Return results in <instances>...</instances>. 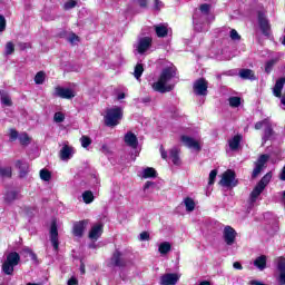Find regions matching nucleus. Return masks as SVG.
<instances>
[{
    "label": "nucleus",
    "mask_w": 285,
    "mask_h": 285,
    "mask_svg": "<svg viewBox=\"0 0 285 285\" xmlns=\"http://www.w3.org/2000/svg\"><path fill=\"white\" fill-rule=\"evenodd\" d=\"M175 77H177V68H175V66L171 65L164 68L160 72L158 81L151 85L153 90H155V92H160L161 95L173 91L175 85L170 83V81H173Z\"/></svg>",
    "instance_id": "1"
},
{
    "label": "nucleus",
    "mask_w": 285,
    "mask_h": 285,
    "mask_svg": "<svg viewBox=\"0 0 285 285\" xmlns=\"http://www.w3.org/2000/svg\"><path fill=\"white\" fill-rule=\"evenodd\" d=\"M264 128V134L262 136V146L267 141H272L275 139V130H273V124H271V119L265 118L255 124V130H262Z\"/></svg>",
    "instance_id": "2"
},
{
    "label": "nucleus",
    "mask_w": 285,
    "mask_h": 285,
    "mask_svg": "<svg viewBox=\"0 0 285 285\" xmlns=\"http://www.w3.org/2000/svg\"><path fill=\"white\" fill-rule=\"evenodd\" d=\"M19 262H21L19 253H9L7 259L2 264V273H4V275H12L14 273V266H19Z\"/></svg>",
    "instance_id": "3"
},
{
    "label": "nucleus",
    "mask_w": 285,
    "mask_h": 285,
    "mask_svg": "<svg viewBox=\"0 0 285 285\" xmlns=\"http://www.w3.org/2000/svg\"><path fill=\"white\" fill-rule=\"evenodd\" d=\"M121 117H124V110L121 107L109 108L105 116V124L109 127L118 126L119 121H121Z\"/></svg>",
    "instance_id": "4"
},
{
    "label": "nucleus",
    "mask_w": 285,
    "mask_h": 285,
    "mask_svg": "<svg viewBox=\"0 0 285 285\" xmlns=\"http://www.w3.org/2000/svg\"><path fill=\"white\" fill-rule=\"evenodd\" d=\"M235 171L233 169H227L219 180V184L223 186V188H235L239 181L236 178Z\"/></svg>",
    "instance_id": "5"
},
{
    "label": "nucleus",
    "mask_w": 285,
    "mask_h": 285,
    "mask_svg": "<svg viewBox=\"0 0 285 285\" xmlns=\"http://www.w3.org/2000/svg\"><path fill=\"white\" fill-rule=\"evenodd\" d=\"M128 264V256L126 252L116 249L111 256V265L118 268H124Z\"/></svg>",
    "instance_id": "6"
},
{
    "label": "nucleus",
    "mask_w": 285,
    "mask_h": 285,
    "mask_svg": "<svg viewBox=\"0 0 285 285\" xmlns=\"http://www.w3.org/2000/svg\"><path fill=\"white\" fill-rule=\"evenodd\" d=\"M208 12H210V6L208 4H202L199 10L195 11L194 16H193V22L195 26V30L200 31L202 28H197V26H199V17H202L203 19H208Z\"/></svg>",
    "instance_id": "7"
},
{
    "label": "nucleus",
    "mask_w": 285,
    "mask_h": 285,
    "mask_svg": "<svg viewBox=\"0 0 285 285\" xmlns=\"http://www.w3.org/2000/svg\"><path fill=\"white\" fill-rule=\"evenodd\" d=\"M268 159H271V157L266 154H263L258 157L257 161L255 163V168L252 173L253 179L259 177V174L262 173V170H264V167L268 163Z\"/></svg>",
    "instance_id": "8"
},
{
    "label": "nucleus",
    "mask_w": 285,
    "mask_h": 285,
    "mask_svg": "<svg viewBox=\"0 0 285 285\" xmlns=\"http://www.w3.org/2000/svg\"><path fill=\"white\" fill-rule=\"evenodd\" d=\"M194 92L199 97H206L208 95V81L204 78L196 80L194 82Z\"/></svg>",
    "instance_id": "9"
},
{
    "label": "nucleus",
    "mask_w": 285,
    "mask_h": 285,
    "mask_svg": "<svg viewBox=\"0 0 285 285\" xmlns=\"http://www.w3.org/2000/svg\"><path fill=\"white\" fill-rule=\"evenodd\" d=\"M237 237V232L230 226H226L223 230V238L227 246H233Z\"/></svg>",
    "instance_id": "10"
},
{
    "label": "nucleus",
    "mask_w": 285,
    "mask_h": 285,
    "mask_svg": "<svg viewBox=\"0 0 285 285\" xmlns=\"http://www.w3.org/2000/svg\"><path fill=\"white\" fill-rule=\"evenodd\" d=\"M258 24L262 33L265 35V37H268V35H271V22L262 11L258 12Z\"/></svg>",
    "instance_id": "11"
},
{
    "label": "nucleus",
    "mask_w": 285,
    "mask_h": 285,
    "mask_svg": "<svg viewBox=\"0 0 285 285\" xmlns=\"http://www.w3.org/2000/svg\"><path fill=\"white\" fill-rule=\"evenodd\" d=\"M180 141H183V144L187 148H191L193 150H196L197 153H199V150H202V145H199V140H195V138H193L190 136H181Z\"/></svg>",
    "instance_id": "12"
},
{
    "label": "nucleus",
    "mask_w": 285,
    "mask_h": 285,
    "mask_svg": "<svg viewBox=\"0 0 285 285\" xmlns=\"http://www.w3.org/2000/svg\"><path fill=\"white\" fill-rule=\"evenodd\" d=\"M50 242L55 250H59V230L57 229V222L51 223L50 227Z\"/></svg>",
    "instance_id": "13"
},
{
    "label": "nucleus",
    "mask_w": 285,
    "mask_h": 285,
    "mask_svg": "<svg viewBox=\"0 0 285 285\" xmlns=\"http://www.w3.org/2000/svg\"><path fill=\"white\" fill-rule=\"evenodd\" d=\"M276 262H277V271H278V277H277L278 285H285V258L278 257Z\"/></svg>",
    "instance_id": "14"
},
{
    "label": "nucleus",
    "mask_w": 285,
    "mask_h": 285,
    "mask_svg": "<svg viewBox=\"0 0 285 285\" xmlns=\"http://www.w3.org/2000/svg\"><path fill=\"white\" fill-rule=\"evenodd\" d=\"M55 95L56 97H60V99H73L75 91L72 89L57 87Z\"/></svg>",
    "instance_id": "15"
},
{
    "label": "nucleus",
    "mask_w": 285,
    "mask_h": 285,
    "mask_svg": "<svg viewBox=\"0 0 285 285\" xmlns=\"http://www.w3.org/2000/svg\"><path fill=\"white\" fill-rule=\"evenodd\" d=\"M150 46H153V39L150 37L141 38L137 45V50L139 55H144V52H146L150 48Z\"/></svg>",
    "instance_id": "16"
},
{
    "label": "nucleus",
    "mask_w": 285,
    "mask_h": 285,
    "mask_svg": "<svg viewBox=\"0 0 285 285\" xmlns=\"http://www.w3.org/2000/svg\"><path fill=\"white\" fill-rule=\"evenodd\" d=\"M102 233H104V225L96 224L91 227L89 232V239H91V242H97V239L101 237Z\"/></svg>",
    "instance_id": "17"
},
{
    "label": "nucleus",
    "mask_w": 285,
    "mask_h": 285,
    "mask_svg": "<svg viewBox=\"0 0 285 285\" xmlns=\"http://www.w3.org/2000/svg\"><path fill=\"white\" fill-rule=\"evenodd\" d=\"M179 282V275L177 274H165L160 277L161 285H176Z\"/></svg>",
    "instance_id": "18"
},
{
    "label": "nucleus",
    "mask_w": 285,
    "mask_h": 285,
    "mask_svg": "<svg viewBox=\"0 0 285 285\" xmlns=\"http://www.w3.org/2000/svg\"><path fill=\"white\" fill-rule=\"evenodd\" d=\"M86 226H88V220H80L75 223L72 229L75 237H83V230H86Z\"/></svg>",
    "instance_id": "19"
},
{
    "label": "nucleus",
    "mask_w": 285,
    "mask_h": 285,
    "mask_svg": "<svg viewBox=\"0 0 285 285\" xmlns=\"http://www.w3.org/2000/svg\"><path fill=\"white\" fill-rule=\"evenodd\" d=\"M20 198H21V194H19V191L8 190L3 196V202L4 204L10 206V204H14V202H17V199H20Z\"/></svg>",
    "instance_id": "20"
},
{
    "label": "nucleus",
    "mask_w": 285,
    "mask_h": 285,
    "mask_svg": "<svg viewBox=\"0 0 285 285\" xmlns=\"http://www.w3.org/2000/svg\"><path fill=\"white\" fill-rule=\"evenodd\" d=\"M125 144H127L129 148L136 149L139 146V140L134 132L129 131L125 135Z\"/></svg>",
    "instance_id": "21"
},
{
    "label": "nucleus",
    "mask_w": 285,
    "mask_h": 285,
    "mask_svg": "<svg viewBox=\"0 0 285 285\" xmlns=\"http://www.w3.org/2000/svg\"><path fill=\"white\" fill-rule=\"evenodd\" d=\"M284 85H285V77L276 80V83L273 88L274 97H277V98L282 97V90H284Z\"/></svg>",
    "instance_id": "22"
},
{
    "label": "nucleus",
    "mask_w": 285,
    "mask_h": 285,
    "mask_svg": "<svg viewBox=\"0 0 285 285\" xmlns=\"http://www.w3.org/2000/svg\"><path fill=\"white\" fill-rule=\"evenodd\" d=\"M179 148L174 147L169 150V157L175 166H179L181 164V159H179Z\"/></svg>",
    "instance_id": "23"
},
{
    "label": "nucleus",
    "mask_w": 285,
    "mask_h": 285,
    "mask_svg": "<svg viewBox=\"0 0 285 285\" xmlns=\"http://www.w3.org/2000/svg\"><path fill=\"white\" fill-rule=\"evenodd\" d=\"M71 157H72L71 147L68 145H65L60 150V159H62V161H68V159H70Z\"/></svg>",
    "instance_id": "24"
},
{
    "label": "nucleus",
    "mask_w": 285,
    "mask_h": 285,
    "mask_svg": "<svg viewBox=\"0 0 285 285\" xmlns=\"http://www.w3.org/2000/svg\"><path fill=\"white\" fill-rule=\"evenodd\" d=\"M154 28L157 37L159 38L168 37V27L166 24H156Z\"/></svg>",
    "instance_id": "25"
},
{
    "label": "nucleus",
    "mask_w": 285,
    "mask_h": 285,
    "mask_svg": "<svg viewBox=\"0 0 285 285\" xmlns=\"http://www.w3.org/2000/svg\"><path fill=\"white\" fill-rule=\"evenodd\" d=\"M239 144H242V136L236 135L232 139L228 140V146L230 150H237L239 148Z\"/></svg>",
    "instance_id": "26"
},
{
    "label": "nucleus",
    "mask_w": 285,
    "mask_h": 285,
    "mask_svg": "<svg viewBox=\"0 0 285 285\" xmlns=\"http://www.w3.org/2000/svg\"><path fill=\"white\" fill-rule=\"evenodd\" d=\"M264 193V189L259 187V185H256L253 191L250 193L249 202L250 204H255L257 202V197H259Z\"/></svg>",
    "instance_id": "27"
},
{
    "label": "nucleus",
    "mask_w": 285,
    "mask_h": 285,
    "mask_svg": "<svg viewBox=\"0 0 285 285\" xmlns=\"http://www.w3.org/2000/svg\"><path fill=\"white\" fill-rule=\"evenodd\" d=\"M240 79H250V81H255V73L250 69H242L239 71Z\"/></svg>",
    "instance_id": "28"
},
{
    "label": "nucleus",
    "mask_w": 285,
    "mask_h": 285,
    "mask_svg": "<svg viewBox=\"0 0 285 285\" xmlns=\"http://www.w3.org/2000/svg\"><path fill=\"white\" fill-rule=\"evenodd\" d=\"M183 204H184L187 213H193V210H195V199H193L190 197H186L183 200Z\"/></svg>",
    "instance_id": "29"
},
{
    "label": "nucleus",
    "mask_w": 285,
    "mask_h": 285,
    "mask_svg": "<svg viewBox=\"0 0 285 285\" xmlns=\"http://www.w3.org/2000/svg\"><path fill=\"white\" fill-rule=\"evenodd\" d=\"M254 266H256L259 271H264L266 268V256L262 255L254 261Z\"/></svg>",
    "instance_id": "30"
},
{
    "label": "nucleus",
    "mask_w": 285,
    "mask_h": 285,
    "mask_svg": "<svg viewBox=\"0 0 285 285\" xmlns=\"http://www.w3.org/2000/svg\"><path fill=\"white\" fill-rule=\"evenodd\" d=\"M271 179H273V174L271 173H267L261 180L259 183L257 184L258 187L263 188H266V186H268V184L271 183Z\"/></svg>",
    "instance_id": "31"
},
{
    "label": "nucleus",
    "mask_w": 285,
    "mask_h": 285,
    "mask_svg": "<svg viewBox=\"0 0 285 285\" xmlns=\"http://www.w3.org/2000/svg\"><path fill=\"white\" fill-rule=\"evenodd\" d=\"M173 248V246L168 242L160 243L158 246V253L160 255H168V252Z\"/></svg>",
    "instance_id": "32"
},
{
    "label": "nucleus",
    "mask_w": 285,
    "mask_h": 285,
    "mask_svg": "<svg viewBox=\"0 0 285 285\" xmlns=\"http://www.w3.org/2000/svg\"><path fill=\"white\" fill-rule=\"evenodd\" d=\"M0 96H1V104L3 106H12V98H10V96L6 92V91H0Z\"/></svg>",
    "instance_id": "33"
},
{
    "label": "nucleus",
    "mask_w": 285,
    "mask_h": 285,
    "mask_svg": "<svg viewBox=\"0 0 285 285\" xmlns=\"http://www.w3.org/2000/svg\"><path fill=\"white\" fill-rule=\"evenodd\" d=\"M0 177H2V179H10V177H12V168L0 167Z\"/></svg>",
    "instance_id": "34"
},
{
    "label": "nucleus",
    "mask_w": 285,
    "mask_h": 285,
    "mask_svg": "<svg viewBox=\"0 0 285 285\" xmlns=\"http://www.w3.org/2000/svg\"><path fill=\"white\" fill-rule=\"evenodd\" d=\"M142 177H144V179H148L150 177H157V170H155V168H153V167H147L142 171Z\"/></svg>",
    "instance_id": "35"
},
{
    "label": "nucleus",
    "mask_w": 285,
    "mask_h": 285,
    "mask_svg": "<svg viewBox=\"0 0 285 285\" xmlns=\"http://www.w3.org/2000/svg\"><path fill=\"white\" fill-rule=\"evenodd\" d=\"M82 200L85 204H92V202H95V195L92 194V191L86 190L82 194Z\"/></svg>",
    "instance_id": "36"
},
{
    "label": "nucleus",
    "mask_w": 285,
    "mask_h": 285,
    "mask_svg": "<svg viewBox=\"0 0 285 285\" xmlns=\"http://www.w3.org/2000/svg\"><path fill=\"white\" fill-rule=\"evenodd\" d=\"M142 75H144V65H141V63L136 65L135 70H134L135 79H137V81H139V79H141Z\"/></svg>",
    "instance_id": "37"
},
{
    "label": "nucleus",
    "mask_w": 285,
    "mask_h": 285,
    "mask_svg": "<svg viewBox=\"0 0 285 285\" xmlns=\"http://www.w3.org/2000/svg\"><path fill=\"white\" fill-rule=\"evenodd\" d=\"M228 101L232 108H239L242 106V98L239 97H230Z\"/></svg>",
    "instance_id": "38"
},
{
    "label": "nucleus",
    "mask_w": 285,
    "mask_h": 285,
    "mask_svg": "<svg viewBox=\"0 0 285 285\" xmlns=\"http://www.w3.org/2000/svg\"><path fill=\"white\" fill-rule=\"evenodd\" d=\"M43 81H46V72L43 71H39L36 77H35V82L38 85V86H41L43 85Z\"/></svg>",
    "instance_id": "39"
},
{
    "label": "nucleus",
    "mask_w": 285,
    "mask_h": 285,
    "mask_svg": "<svg viewBox=\"0 0 285 285\" xmlns=\"http://www.w3.org/2000/svg\"><path fill=\"white\" fill-rule=\"evenodd\" d=\"M51 178H52V174H50L49 170L47 169L40 170V179H42V181H50Z\"/></svg>",
    "instance_id": "40"
},
{
    "label": "nucleus",
    "mask_w": 285,
    "mask_h": 285,
    "mask_svg": "<svg viewBox=\"0 0 285 285\" xmlns=\"http://www.w3.org/2000/svg\"><path fill=\"white\" fill-rule=\"evenodd\" d=\"M65 120H66V116L63 115V112L58 111V112L55 114L53 121L56 124H62V121H65Z\"/></svg>",
    "instance_id": "41"
},
{
    "label": "nucleus",
    "mask_w": 285,
    "mask_h": 285,
    "mask_svg": "<svg viewBox=\"0 0 285 285\" xmlns=\"http://www.w3.org/2000/svg\"><path fill=\"white\" fill-rule=\"evenodd\" d=\"M14 52V43L12 41L7 42L6 48H4V55L9 56Z\"/></svg>",
    "instance_id": "42"
},
{
    "label": "nucleus",
    "mask_w": 285,
    "mask_h": 285,
    "mask_svg": "<svg viewBox=\"0 0 285 285\" xmlns=\"http://www.w3.org/2000/svg\"><path fill=\"white\" fill-rule=\"evenodd\" d=\"M80 142H81L82 148H88V146H90V144H92V140L88 136H82L80 138Z\"/></svg>",
    "instance_id": "43"
},
{
    "label": "nucleus",
    "mask_w": 285,
    "mask_h": 285,
    "mask_svg": "<svg viewBox=\"0 0 285 285\" xmlns=\"http://www.w3.org/2000/svg\"><path fill=\"white\" fill-rule=\"evenodd\" d=\"M19 141L20 144H22V146H28V144H30V137L28 136V134H21L19 136Z\"/></svg>",
    "instance_id": "44"
},
{
    "label": "nucleus",
    "mask_w": 285,
    "mask_h": 285,
    "mask_svg": "<svg viewBox=\"0 0 285 285\" xmlns=\"http://www.w3.org/2000/svg\"><path fill=\"white\" fill-rule=\"evenodd\" d=\"M217 178V169H213L210 173H209V186H213V184H215V179Z\"/></svg>",
    "instance_id": "45"
},
{
    "label": "nucleus",
    "mask_w": 285,
    "mask_h": 285,
    "mask_svg": "<svg viewBox=\"0 0 285 285\" xmlns=\"http://www.w3.org/2000/svg\"><path fill=\"white\" fill-rule=\"evenodd\" d=\"M229 37L233 41H239V39H242V36H239V33L235 29L230 30Z\"/></svg>",
    "instance_id": "46"
},
{
    "label": "nucleus",
    "mask_w": 285,
    "mask_h": 285,
    "mask_svg": "<svg viewBox=\"0 0 285 285\" xmlns=\"http://www.w3.org/2000/svg\"><path fill=\"white\" fill-rule=\"evenodd\" d=\"M77 7V1L76 0H69L65 3L63 8L66 10H72V8Z\"/></svg>",
    "instance_id": "47"
},
{
    "label": "nucleus",
    "mask_w": 285,
    "mask_h": 285,
    "mask_svg": "<svg viewBox=\"0 0 285 285\" xmlns=\"http://www.w3.org/2000/svg\"><path fill=\"white\" fill-rule=\"evenodd\" d=\"M23 253H26L28 256H30L33 262H37V254H35V252H32V249H30L29 247H26V248H23Z\"/></svg>",
    "instance_id": "48"
},
{
    "label": "nucleus",
    "mask_w": 285,
    "mask_h": 285,
    "mask_svg": "<svg viewBox=\"0 0 285 285\" xmlns=\"http://www.w3.org/2000/svg\"><path fill=\"white\" fill-rule=\"evenodd\" d=\"M139 239L140 242H148L150 239V234H148V232H142L139 235Z\"/></svg>",
    "instance_id": "49"
},
{
    "label": "nucleus",
    "mask_w": 285,
    "mask_h": 285,
    "mask_svg": "<svg viewBox=\"0 0 285 285\" xmlns=\"http://www.w3.org/2000/svg\"><path fill=\"white\" fill-rule=\"evenodd\" d=\"M273 66H275V61L271 60L266 63L265 66V72H267V75H269L271 70H273Z\"/></svg>",
    "instance_id": "50"
},
{
    "label": "nucleus",
    "mask_w": 285,
    "mask_h": 285,
    "mask_svg": "<svg viewBox=\"0 0 285 285\" xmlns=\"http://www.w3.org/2000/svg\"><path fill=\"white\" fill-rule=\"evenodd\" d=\"M68 41L69 43H77V41H79V36L75 35V33H71L69 37H68Z\"/></svg>",
    "instance_id": "51"
},
{
    "label": "nucleus",
    "mask_w": 285,
    "mask_h": 285,
    "mask_svg": "<svg viewBox=\"0 0 285 285\" xmlns=\"http://www.w3.org/2000/svg\"><path fill=\"white\" fill-rule=\"evenodd\" d=\"M6 30V17L0 14V32H3Z\"/></svg>",
    "instance_id": "52"
},
{
    "label": "nucleus",
    "mask_w": 285,
    "mask_h": 285,
    "mask_svg": "<svg viewBox=\"0 0 285 285\" xmlns=\"http://www.w3.org/2000/svg\"><path fill=\"white\" fill-rule=\"evenodd\" d=\"M9 136H10L11 141H14L17 139V137H19V132L14 129H10Z\"/></svg>",
    "instance_id": "53"
},
{
    "label": "nucleus",
    "mask_w": 285,
    "mask_h": 285,
    "mask_svg": "<svg viewBox=\"0 0 285 285\" xmlns=\"http://www.w3.org/2000/svg\"><path fill=\"white\" fill-rule=\"evenodd\" d=\"M16 166H17L18 168H20V170H26V168H28V165L24 164V163L21 161V160H18L17 164H16Z\"/></svg>",
    "instance_id": "54"
},
{
    "label": "nucleus",
    "mask_w": 285,
    "mask_h": 285,
    "mask_svg": "<svg viewBox=\"0 0 285 285\" xmlns=\"http://www.w3.org/2000/svg\"><path fill=\"white\" fill-rule=\"evenodd\" d=\"M159 150H160L161 159H168V153L166 151V149H164V146H160Z\"/></svg>",
    "instance_id": "55"
},
{
    "label": "nucleus",
    "mask_w": 285,
    "mask_h": 285,
    "mask_svg": "<svg viewBox=\"0 0 285 285\" xmlns=\"http://www.w3.org/2000/svg\"><path fill=\"white\" fill-rule=\"evenodd\" d=\"M157 186L154 181H147L144 186V190H148V188H155Z\"/></svg>",
    "instance_id": "56"
},
{
    "label": "nucleus",
    "mask_w": 285,
    "mask_h": 285,
    "mask_svg": "<svg viewBox=\"0 0 285 285\" xmlns=\"http://www.w3.org/2000/svg\"><path fill=\"white\" fill-rule=\"evenodd\" d=\"M139 3L140 8H146L148 6V0H137Z\"/></svg>",
    "instance_id": "57"
},
{
    "label": "nucleus",
    "mask_w": 285,
    "mask_h": 285,
    "mask_svg": "<svg viewBox=\"0 0 285 285\" xmlns=\"http://www.w3.org/2000/svg\"><path fill=\"white\" fill-rule=\"evenodd\" d=\"M207 19H204L202 16H199V22L197 24V28H200L199 32H202V23L206 22Z\"/></svg>",
    "instance_id": "58"
},
{
    "label": "nucleus",
    "mask_w": 285,
    "mask_h": 285,
    "mask_svg": "<svg viewBox=\"0 0 285 285\" xmlns=\"http://www.w3.org/2000/svg\"><path fill=\"white\" fill-rule=\"evenodd\" d=\"M279 179H281L282 181H285V165H284V167H283V169H282V171H281V174H279Z\"/></svg>",
    "instance_id": "59"
},
{
    "label": "nucleus",
    "mask_w": 285,
    "mask_h": 285,
    "mask_svg": "<svg viewBox=\"0 0 285 285\" xmlns=\"http://www.w3.org/2000/svg\"><path fill=\"white\" fill-rule=\"evenodd\" d=\"M234 268H236V271H242V263L239 262H235L234 265H233Z\"/></svg>",
    "instance_id": "60"
},
{
    "label": "nucleus",
    "mask_w": 285,
    "mask_h": 285,
    "mask_svg": "<svg viewBox=\"0 0 285 285\" xmlns=\"http://www.w3.org/2000/svg\"><path fill=\"white\" fill-rule=\"evenodd\" d=\"M77 284H79V281H77V278H70L68 281V285H77Z\"/></svg>",
    "instance_id": "61"
},
{
    "label": "nucleus",
    "mask_w": 285,
    "mask_h": 285,
    "mask_svg": "<svg viewBox=\"0 0 285 285\" xmlns=\"http://www.w3.org/2000/svg\"><path fill=\"white\" fill-rule=\"evenodd\" d=\"M163 3L159 0H155V8L156 10H159L161 8Z\"/></svg>",
    "instance_id": "62"
},
{
    "label": "nucleus",
    "mask_w": 285,
    "mask_h": 285,
    "mask_svg": "<svg viewBox=\"0 0 285 285\" xmlns=\"http://www.w3.org/2000/svg\"><path fill=\"white\" fill-rule=\"evenodd\" d=\"M278 98L281 99V104L285 106V92L283 94V96L281 95V97Z\"/></svg>",
    "instance_id": "63"
},
{
    "label": "nucleus",
    "mask_w": 285,
    "mask_h": 285,
    "mask_svg": "<svg viewBox=\"0 0 285 285\" xmlns=\"http://www.w3.org/2000/svg\"><path fill=\"white\" fill-rule=\"evenodd\" d=\"M199 285H210V282H208V281H204V282H200V284Z\"/></svg>",
    "instance_id": "64"
}]
</instances>
